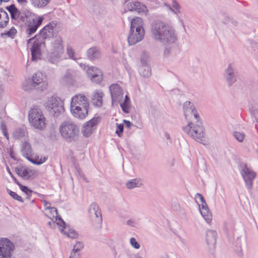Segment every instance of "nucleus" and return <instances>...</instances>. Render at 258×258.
Listing matches in <instances>:
<instances>
[{
    "instance_id": "nucleus-37",
    "label": "nucleus",
    "mask_w": 258,
    "mask_h": 258,
    "mask_svg": "<svg viewBox=\"0 0 258 258\" xmlns=\"http://www.w3.org/2000/svg\"><path fill=\"white\" fill-rule=\"evenodd\" d=\"M50 0H30L32 6L37 8H43L46 6Z\"/></svg>"
},
{
    "instance_id": "nucleus-12",
    "label": "nucleus",
    "mask_w": 258,
    "mask_h": 258,
    "mask_svg": "<svg viewBox=\"0 0 258 258\" xmlns=\"http://www.w3.org/2000/svg\"><path fill=\"white\" fill-rule=\"evenodd\" d=\"M33 40V45L31 48L32 60L37 61L40 59L41 56L42 49L45 46V41L38 40L36 36L29 40V43Z\"/></svg>"
},
{
    "instance_id": "nucleus-6",
    "label": "nucleus",
    "mask_w": 258,
    "mask_h": 258,
    "mask_svg": "<svg viewBox=\"0 0 258 258\" xmlns=\"http://www.w3.org/2000/svg\"><path fill=\"white\" fill-rule=\"evenodd\" d=\"M59 132L61 136L69 141L75 140L79 134V128L71 121H65L59 126Z\"/></svg>"
},
{
    "instance_id": "nucleus-58",
    "label": "nucleus",
    "mask_w": 258,
    "mask_h": 258,
    "mask_svg": "<svg viewBox=\"0 0 258 258\" xmlns=\"http://www.w3.org/2000/svg\"><path fill=\"white\" fill-rule=\"evenodd\" d=\"M173 7L175 9H176L177 11H179V6L176 2H174Z\"/></svg>"
},
{
    "instance_id": "nucleus-57",
    "label": "nucleus",
    "mask_w": 258,
    "mask_h": 258,
    "mask_svg": "<svg viewBox=\"0 0 258 258\" xmlns=\"http://www.w3.org/2000/svg\"><path fill=\"white\" fill-rule=\"evenodd\" d=\"M141 63H142V65L148 64H147V59L146 58L142 57L141 58Z\"/></svg>"
},
{
    "instance_id": "nucleus-5",
    "label": "nucleus",
    "mask_w": 258,
    "mask_h": 258,
    "mask_svg": "<svg viewBox=\"0 0 258 258\" xmlns=\"http://www.w3.org/2000/svg\"><path fill=\"white\" fill-rule=\"evenodd\" d=\"M28 120L31 126L42 131L46 126V119L42 110L38 107L30 109L28 112Z\"/></svg>"
},
{
    "instance_id": "nucleus-8",
    "label": "nucleus",
    "mask_w": 258,
    "mask_h": 258,
    "mask_svg": "<svg viewBox=\"0 0 258 258\" xmlns=\"http://www.w3.org/2000/svg\"><path fill=\"white\" fill-rule=\"evenodd\" d=\"M9 12L13 23L16 25L22 24L27 20L29 13V11L20 12L14 5H11L6 7Z\"/></svg>"
},
{
    "instance_id": "nucleus-30",
    "label": "nucleus",
    "mask_w": 258,
    "mask_h": 258,
    "mask_svg": "<svg viewBox=\"0 0 258 258\" xmlns=\"http://www.w3.org/2000/svg\"><path fill=\"white\" fill-rule=\"evenodd\" d=\"M143 185V181L141 178H135L128 180L126 183V186L128 189L140 187Z\"/></svg>"
},
{
    "instance_id": "nucleus-23",
    "label": "nucleus",
    "mask_w": 258,
    "mask_h": 258,
    "mask_svg": "<svg viewBox=\"0 0 258 258\" xmlns=\"http://www.w3.org/2000/svg\"><path fill=\"white\" fill-rule=\"evenodd\" d=\"M145 36V31L136 32L135 30H130L127 39L130 45H134L142 41Z\"/></svg>"
},
{
    "instance_id": "nucleus-15",
    "label": "nucleus",
    "mask_w": 258,
    "mask_h": 258,
    "mask_svg": "<svg viewBox=\"0 0 258 258\" xmlns=\"http://www.w3.org/2000/svg\"><path fill=\"white\" fill-rule=\"evenodd\" d=\"M240 173L247 188L248 189H251L253 186V180L256 176V173L245 165L242 167Z\"/></svg>"
},
{
    "instance_id": "nucleus-17",
    "label": "nucleus",
    "mask_w": 258,
    "mask_h": 258,
    "mask_svg": "<svg viewBox=\"0 0 258 258\" xmlns=\"http://www.w3.org/2000/svg\"><path fill=\"white\" fill-rule=\"evenodd\" d=\"M31 79L36 87L37 90L42 91L47 89L48 83L46 78L41 72H38L34 74Z\"/></svg>"
},
{
    "instance_id": "nucleus-3",
    "label": "nucleus",
    "mask_w": 258,
    "mask_h": 258,
    "mask_svg": "<svg viewBox=\"0 0 258 258\" xmlns=\"http://www.w3.org/2000/svg\"><path fill=\"white\" fill-rule=\"evenodd\" d=\"M48 59L50 62L54 63L62 57L64 52V45L61 36H57L51 40L47 48Z\"/></svg>"
},
{
    "instance_id": "nucleus-64",
    "label": "nucleus",
    "mask_w": 258,
    "mask_h": 258,
    "mask_svg": "<svg viewBox=\"0 0 258 258\" xmlns=\"http://www.w3.org/2000/svg\"><path fill=\"white\" fill-rule=\"evenodd\" d=\"M228 228L229 229H231V230H232V229H233V227H232V226H231V225H229L228 226Z\"/></svg>"
},
{
    "instance_id": "nucleus-56",
    "label": "nucleus",
    "mask_w": 258,
    "mask_h": 258,
    "mask_svg": "<svg viewBox=\"0 0 258 258\" xmlns=\"http://www.w3.org/2000/svg\"><path fill=\"white\" fill-rule=\"evenodd\" d=\"M123 121L127 127L130 128L132 124L130 121L124 120Z\"/></svg>"
},
{
    "instance_id": "nucleus-50",
    "label": "nucleus",
    "mask_w": 258,
    "mask_h": 258,
    "mask_svg": "<svg viewBox=\"0 0 258 258\" xmlns=\"http://www.w3.org/2000/svg\"><path fill=\"white\" fill-rule=\"evenodd\" d=\"M170 52H171L170 47H169V48L166 47L165 48V49L164 50V52H163L164 56L165 57H167L170 53Z\"/></svg>"
},
{
    "instance_id": "nucleus-46",
    "label": "nucleus",
    "mask_w": 258,
    "mask_h": 258,
    "mask_svg": "<svg viewBox=\"0 0 258 258\" xmlns=\"http://www.w3.org/2000/svg\"><path fill=\"white\" fill-rule=\"evenodd\" d=\"M36 172L29 168H27V179H29L33 177L35 175Z\"/></svg>"
},
{
    "instance_id": "nucleus-31",
    "label": "nucleus",
    "mask_w": 258,
    "mask_h": 258,
    "mask_svg": "<svg viewBox=\"0 0 258 258\" xmlns=\"http://www.w3.org/2000/svg\"><path fill=\"white\" fill-rule=\"evenodd\" d=\"M31 78L26 79L23 83L22 88L24 91L31 92L34 90H36L35 86Z\"/></svg>"
},
{
    "instance_id": "nucleus-54",
    "label": "nucleus",
    "mask_w": 258,
    "mask_h": 258,
    "mask_svg": "<svg viewBox=\"0 0 258 258\" xmlns=\"http://www.w3.org/2000/svg\"><path fill=\"white\" fill-rule=\"evenodd\" d=\"M17 1L22 6H26L28 3V0H17Z\"/></svg>"
},
{
    "instance_id": "nucleus-24",
    "label": "nucleus",
    "mask_w": 258,
    "mask_h": 258,
    "mask_svg": "<svg viewBox=\"0 0 258 258\" xmlns=\"http://www.w3.org/2000/svg\"><path fill=\"white\" fill-rule=\"evenodd\" d=\"M206 240L210 249H214L217 241V233L214 230H209L206 233Z\"/></svg>"
},
{
    "instance_id": "nucleus-45",
    "label": "nucleus",
    "mask_w": 258,
    "mask_h": 258,
    "mask_svg": "<svg viewBox=\"0 0 258 258\" xmlns=\"http://www.w3.org/2000/svg\"><path fill=\"white\" fill-rule=\"evenodd\" d=\"M17 33V30L14 27H12L9 31H8L6 34L10 37L13 38Z\"/></svg>"
},
{
    "instance_id": "nucleus-43",
    "label": "nucleus",
    "mask_w": 258,
    "mask_h": 258,
    "mask_svg": "<svg viewBox=\"0 0 258 258\" xmlns=\"http://www.w3.org/2000/svg\"><path fill=\"white\" fill-rule=\"evenodd\" d=\"M234 136L239 142H242L244 139V135L239 132H235L233 134Z\"/></svg>"
},
{
    "instance_id": "nucleus-53",
    "label": "nucleus",
    "mask_w": 258,
    "mask_h": 258,
    "mask_svg": "<svg viewBox=\"0 0 258 258\" xmlns=\"http://www.w3.org/2000/svg\"><path fill=\"white\" fill-rule=\"evenodd\" d=\"M70 258H80V254H76L75 252H71Z\"/></svg>"
},
{
    "instance_id": "nucleus-34",
    "label": "nucleus",
    "mask_w": 258,
    "mask_h": 258,
    "mask_svg": "<svg viewBox=\"0 0 258 258\" xmlns=\"http://www.w3.org/2000/svg\"><path fill=\"white\" fill-rule=\"evenodd\" d=\"M140 74L144 77H149L151 76V69L148 64L142 65L139 69Z\"/></svg>"
},
{
    "instance_id": "nucleus-39",
    "label": "nucleus",
    "mask_w": 258,
    "mask_h": 258,
    "mask_svg": "<svg viewBox=\"0 0 258 258\" xmlns=\"http://www.w3.org/2000/svg\"><path fill=\"white\" fill-rule=\"evenodd\" d=\"M29 161H30L31 163H33L34 164L36 165H40L42 163H43L46 161V158L43 157V158H39L37 157L35 159L32 158L31 156L30 157V158H28L27 159Z\"/></svg>"
},
{
    "instance_id": "nucleus-2",
    "label": "nucleus",
    "mask_w": 258,
    "mask_h": 258,
    "mask_svg": "<svg viewBox=\"0 0 258 258\" xmlns=\"http://www.w3.org/2000/svg\"><path fill=\"white\" fill-rule=\"evenodd\" d=\"M90 103L84 94L78 93L73 96L70 103V111L75 118L83 119L88 115Z\"/></svg>"
},
{
    "instance_id": "nucleus-38",
    "label": "nucleus",
    "mask_w": 258,
    "mask_h": 258,
    "mask_svg": "<svg viewBox=\"0 0 258 258\" xmlns=\"http://www.w3.org/2000/svg\"><path fill=\"white\" fill-rule=\"evenodd\" d=\"M16 171L19 176L25 179H27V168L23 167L18 168L16 169Z\"/></svg>"
},
{
    "instance_id": "nucleus-44",
    "label": "nucleus",
    "mask_w": 258,
    "mask_h": 258,
    "mask_svg": "<svg viewBox=\"0 0 258 258\" xmlns=\"http://www.w3.org/2000/svg\"><path fill=\"white\" fill-rule=\"evenodd\" d=\"M131 245L135 249H139L140 247V244L137 241L136 239L132 237L130 240Z\"/></svg>"
},
{
    "instance_id": "nucleus-42",
    "label": "nucleus",
    "mask_w": 258,
    "mask_h": 258,
    "mask_svg": "<svg viewBox=\"0 0 258 258\" xmlns=\"http://www.w3.org/2000/svg\"><path fill=\"white\" fill-rule=\"evenodd\" d=\"M8 191L9 194V195L14 199L19 201V202H23V200H22V198H21V197H20V196L18 195L16 192H14V191H12L9 189H8Z\"/></svg>"
},
{
    "instance_id": "nucleus-32",
    "label": "nucleus",
    "mask_w": 258,
    "mask_h": 258,
    "mask_svg": "<svg viewBox=\"0 0 258 258\" xmlns=\"http://www.w3.org/2000/svg\"><path fill=\"white\" fill-rule=\"evenodd\" d=\"M9 21L8 13L2 9H0V28L5 27Z\"/></svg>"
},
{
    "instance_id": "nucleus-40",
    "label": "nucleus",
    "mask_w": 258,
    "mask_h": 258,
    "mask_svg": "<svg viewBox=\"0 0 258 258\" xmlns=\"http://www.w3.org/2000/svg\"><path fill=\"white\" fill-rule=\"evenodd\" d=\"M84 245L82 242H77L76 244L74 246L73 249L71 252H75L76 254H80V250L83 248Z\"/></svg>"
},
{
    "instance_id": "nucleus-19",
    "label": "nucleus",
    "mask_w": 258,
    "mask_h": 258,
    "mask_svg": "<svg viewBox=\"0 0 258 258\" xmlns=\"http://www.w3.org/2000/svg\"><path fill=\"white\" fill-rule=\"evenodd\" d=\"M110 92L112 104L120 102L123 98V91L120 86L117 84L110 86Z\"/></svg>"
},
{
    "instance_id": "nucleus-60",
    "label": "nucleus",
    "mask_w": 258,
    "mask_h": 258,
    "mask_svg": "<svg viewBox=\"0 0 258 258\" xmlns=\"http://www.w3.org/2000/svg\"><path fill=\"white\" fill-rule=\"evenodd\" d=\"M135 258H143L142 257L140 254L137 253L135 255Z\"/></svg>"
},
{
    "instance_id": "nucleus-25",
    "label": "nucleus",
    "mask_w": 258,
    "mask_h": 258,
    "mask_svg": "<svg viewBox=\"0 0 258 258\" xmlns=\"http://www.w3.org/2000/svg\"><path fill=\"white\" fill-rule=\"evenodd\" d=\"M143 19L140 17H136L131 21V29L130 30L137 31H145L143 28Z\"/></svg>"
},
{
    "instance_id": "nucleus-27",
    "label": "nucleus",
    "mask_w": 258,
    "mask_h": 258,
    "mask_svg": "<svg viewBox=\"0 0 258 258\" xmlns=\"http://www.w3.org/2000/svg\"><path fill=\"white\" fill-rule=\"evenodd\" d=\"M101 71L95 67H89L87 71L88 77L91 80H93L94 77L98 78V81L101 79Z\"/></svg>"
},
{
    "instance_id": "nucleus-49",
    "label": "nucleus",
    "mask_w": 258,
    "mask_h": 258,
    "mask_svg": "<svg viewBox=\"0 0 258 258\" xmlns=\"http://www.w3.org/2000/svg\"><path fill=\"white\" fill-rule=\"evenodd\" d=\"M126 224L127 225L133 227H136L137 226V223L133 219L128 220L126 221Z\"/></svg>"
},
{
    "instance_id": "nucleus-47",
    "label": "nucleus",
    "mask_w": 258,
    "mask_h": 258,
    "mask_svg": "<svg viewBox=\"0 0 258 258\" xmlns=\"http://www.w3.org/2000/svg\"><path fill=\"white\" fill-rule=\"evenodd\" d=\"M123 130V125L122 124H117V128L116 130V134L118 135L119 137L120 136Z\"/></svg>"
},
{
    "instance_id": "nucleus-62",
    "label": "nucleus",
    "mask_w": 258,
    "mask_h": 258,
    "mask_svg": "<svg viewBox=\"0 0 258 258\" xmlns=\"http://www.w3.org/2000/svg\"><path fill=\"white\" fill-rule=\"evenodd\" d=\"M10 0H0V5H1L3 2L6 3V2H8Z\"/></svg>"
},
{
    "instance_id": "nucleus-16",
    "label": "nucleus",
    "mask_w": 258,
    "mask_h": 258,
    "mask_svg": "<svg viewBox=\"0 0 258 258\" xmlns=\"http://www.w3.org/2000/svg\"><path fill=\"white\" fill-rule=\"evenodd\" d=\"M56 25L52 22L45 26L40 32L39 35L36 36L38 38V40L45 41L53 36L56 30Z\"/></svg>"
},
{
    "instance_id": "nucleus-1",
    "label": "nucleus",
    "mask_w": 258,
    "mask_h": 258,
    "mask_svg": "<svg viewBox=\"0 0 258 258\" xmlns=\"http://www.w3.org/2000/svg\"><path fill=\"white\" fill-rule=\"evenodd\" d=\"M151 34L155 41L164 45L172 44L177 40V34L174 27L162 21H156L151 24Z\"/></svg>"
},
{
    "instance_id": "nucleus-61",
    "label": "nucleus",
    "mask_w": 258,
    "mask_h": 258,
    "mask_svg": "<svg viewBox=\"0 0 258 258\" xmlns=\"http://www.w3.org/2000/svg\"><path fill=\"white\" fill-rule=\"evenodd\" d=\"M14 180L15 183H17L18 185H19V186H20V185H21V184L19 183L18 181L15 178H14Z\"/></svg>"
},
{
    "instance_id": "nucleus-63",
    "label": "nucleus",
    "mask_w": 258,
    "mask_h": 258,
    "mask_svg": "<svg viewBox=\"0 0 258 258\" xmlns=\"http://www.w3.org/2000/svg\"><path fill=\"white\" fill-rule=\"evenodd\" d=\"M165 137H166V139L168 140H169L170 139L169 135H168L167 134H165Z\"/></svg>"
},
{
    "instance_id": "nucleus-10",
    "label": "nucleus",
    "mask_w": 258,
    "mask_h": 258,
    "mask_svg": "<svg viewBox=\"0 0 258 258\" xmlns=\"http://www.w3.org/2000/svg\"><path fill=\"white\" fill-rule=\"evenodd\" d=\"M46 109L54 116H57L63 110L60 100L53 96L48 98L44 103Z\"/></svg>"
},
{
    "instance_id": "nucleus-14",
    "label": "nucleus",
    "mask_w": 258,
    "mask_h": 258,
    "mask_svg": "<svg viewBox=\"0 0 258 258\" xmlns=\"http://www.w3.org/2000/svg\"><path fill=\"white\" fill-rule=\"evenodd\" d=\"M13 248L14 245L10 240L6 238L0 239V258H11Z\"/></svg>"
},
{
    "instance_id": "nucleus-9",
    "label": "nucleus",
    "mask_w": 258,
    "mask_h": 258,
    "mask_svg": "<svg viewBox=\"0 0 258 258\" xmlns=\"http://www.w3.org/2000/svg\"><path fill=\"white\" fill-rule=\"evenodd\" d=\"M88 212L93 224L96 228L101 227L102 217L99 206L95 203H92L89 207Z\"/></svg>"
},
{
    "instance_id": "nucleus-52",
    "label": "nucleus",
    "mask_w": 258,
    "mask_h": 258,
    "mask_svg": "<svg viewBox=\"0 0 258 258\" xmlns=\"http://www.w3.org/2000/svg\"><path fill=\"white\" fill-rule=\"evenodd\" d=\"M98 78L97 77H94V78H93V80H91L92 82L95 83H100L102 80H103V74H102V72H101V79L98 81Z\"/></svg>"
},
{
    "instance_id": "nucleus-20",
    "label": "nucleus",
    "mask_w": 258,
    "mask_h": 258,
    "mask_svg": "<svg viewBox=\"0 0 258 258\" xmlns=\"http://www.w3.org/2000/svg\"><path fill=\"white\" fill-rule=\"evenodd\" d=\"M99 117H95L87 122L83 126L82 132L84 136L89 137L95 130L96 125L100 121Z\"/></svg>"
},
{
    "instance_id": "nucleus-13",
    "label": "nucleus",
    "mask_w": 258,
    "mask_h": 258,
    "mask_svg": "<svg viewBox=\"0 0 258 258\" xmlns=\"http://www.w3.org/2000/svg\"><path fill=\"white\" fill-rule=\"evenodd\" d=\"M183 109L186 120H191V121H192L200 119L195 106L190 102H185L183 104Z\"/></svg>"
},
{
    "instance_id": "nucleus-18",
    "label": "nucleus",
    "mask_w": 258,
    "mask_h": 258,
    "mask_svg": "<svg viewBox=\"0 0 258 258\" xmlns=\"http://www.w3.org/2000/svg\"><path fill=\"white\" fill-rule=\"evenodd\" d=\"M236 71L235 65L233 62L228 63L224 70V77L229 86L232 85L237 81Z\"/></svg>"
},
{
    "instance_id": "nucleus-22",
    "label": "nucleus",
    "mask_w": 258,
    "mask_h": 258,
    "mask_svg": "<svg viewBox=\"0 0 258 258\" xmlns=\"http://www.w3.org/2000/svg\"><path fill=\"white\" fill-rule=\"evenodd\" d=\"M47 210L45 215L52 221L55 220L56 224L59 226L61 227L65 225V222L60 217L58 216L57 210L54 207L47 208Z\"/></svg>"
},
{
    "instance_id": "nucleus-55",
    "label": "nucleus",
    "mask_w": 258,
    "mask_h": 258,
    "mask_svg": "<svg viewBox=\"0 0 258 258\" xmlns=\"http://www.w3.org/2000/svg\"><path fill=\"white\" fill-rule=\"evenodd\" d=\"M3 132L4 135V136L6 137V138L8 139V135L7 132V130L5 126H3Z\"/></svg>"
},
{
    "instance_id": "nucleus-21",
    "label": "nucleus",
    "mask_w": 258,
    "mask_h": 258,
    "mask_svg": "<svg viewBox=\"0 0 258 258\" xmlns=\"http://www.w3.org/2000/svg\"><path fill=\"white\" fill-rule=\"evenodd\" d=\"M43 19V17L38 16L34 18L31 21L29 22L26 30V34L30 36L35 33L41 24Z\"/></svg>"
},
{
    "instance_id": "nucleus-59",
    "label": "nucleus",
    "mask_w": 258,
    "mask_h": 258,
    "mask_svg": "<svg viewBox=\"0 0 258 258\" xmlns=\"http://www.w3.org/2000/svg\"><path fill=\"white\" fill-rule=\"evenodd\" d=\"M160 258H169V256L168 254L165 253L162 254Z\"/></svg>"
},
{
    "instance_id": "nucleus-28",
    "label": "nucleus",
    "mask_w": 258,
    "mask_h": 258,
    "mask_svg": "<svg viewBox=\"0 0 258 258\" xmlns=\"http://www.w3.org/2000/svg\"><path fill=\"white\" fill-rule=\"evenodd\" d=\"M87 55L89 59L93 60L101 57V52L98 47H92L88 50Z\"/></svg>"
},
{
    "instance_id": "nucleus-35",
    "label": "nucleus",
    "mask_w": 258,
    "mask_h": 258,
    "mask_svg": "<svg viewBox=\"0 0 258 258\" xmlns=\"http://www.w3.org/2000/svg\"><path fill=\"white\" fill-rule=\"evenodd\" d=\"M59 227L61 232L63 233V234L66 235L68 237L72 238H76L78 237V234L74 230L69 229L68 231L64 230V229L66 228V225L64 226V227H63V226Z\"/></svg>"
},
{
    "instance_id": "nucleus-26",
    "label": "nucleus",
    "mask_w": 258,
    "mask_h": 258,
    "mask_svg": "<svg viewBox=\"0 0 258 258\" xmlns=\"http://www.w3.org/2000/svg\"><path fill=\"white\" fill-rule=\"evenodd\" d=\"M104 96L102 91H95L93 92L92 96V102L93 104L97 107H100L102 105V98Z\"/></svg>"
},
{
    "instance_id": "nucleus-48",
    "label": "nucleus",
    "mask_w": 258,
    "mask_h": 258,
    "mask_svg": "<svg viewBox=\"0 0 258 258\" xmlns=\"http://www.w3.org/2000/svg\"><path fill=\"white\" fill-rule=\"evenodd\" d=\"M20 188L24 192H25L27 195L29 196L31 195L32 192V190L29 189L27 186L20 185Z\"/></svg>"
},
{
    "instance_id": "nucleus-33",
    "label": "nucleus",
    "mask_w": 258,
    "mask_h": 258,
    "mask_svg": "<svg viewBox=\"0 0 258 258\" xmlns=\"http://www.w3.org/2000/svg\"><path fill=\"white\" fill-rule=\"evenodd\" d=\"M122 111L125 113H128L131 110V102L129 97L125 95L123 102H119Z\"/></svg>"
},
{
    "instance_id": "nucleus-41",
    "label": "nucleus",
    "mask_w": 258,
    "mask_h": 258,
    "mask_svg": "<svg viewBox=\"0 0 258 258\" xmlns=\"http://www.w3.org/2000/svg\"><path fill=\"white\" fill-rule=\"evenodd\" d=\"M67 53L68 56L70 58H71L73 60H77L78 58H77L76 55H75V51H74V49L71 47H70V46L67 47Z\"/></svg>"
},
{
    "instance_id": "nucleus-51",
    "label": "nucleus",
    "mask_w": 258,
    "mask_h": 258,
    "mask_svg": "<svg viewBox=\"0 0 258 258\" xmlns=\"http://www.w3.org/2000/svg\"><path fill=\"white\" fill-rule=\"evenodd\" d=\"M43 203L44 204V206L45 207V210H47V208H50V207H51L50 203H49V202H47L45 200H43Z\"/></svg>"
},
{
    "instance_id": "nucleus-11",
    "label": "nucleus",
    "mask_w": 258,
    "mask_h": 258,
    "mask_svg": "<svg viewBox=\"0 0 258 258\" xmlns=\"http://www.w3.org/2000/svg\"><path fill=\"white\" fill-rule=\"evenodd\" d=\"M195 199L197 203H199L198 200L200 202V203H199V207L201 215L207 223L210 224L212 220V215L208 207L203 196L201 194L198 193L195 196Z\"/></svg>"
},
{
    "instance_id": "nucleus-36",
    "label": "nucleus",
    "mask_w": 258,
    "mask_h": 258,
    "mask_svg": "<svg viewBox=\"0 0 258 258\" xmlns=\"http://www.w3.org/2000/svg\"><path fill=\"white\" fill-rule=\"evenodd\" d=\"M27 135L25 128H19L16 129L13 133L14 137L16 139H20L25 137Z\"/></svg>"
},
{
    "instance_id": "nucleus-4",
    "label": "nucleus",
    "mask_w": 258,
    "mask_h": 258,
    "mask_svg": "<svg viewBox=\"0 0 258 258\" xmlns=\"http://www.w3.org/2000/svg\"><path fill=\"white\" fill-rule=\"evenodd\" d=\"M183 131L195 141L203 143L205 138V128L201 119L189 122L183 127Z\"/></svg>"
},
{
    "instance_id": "nucleus-7",
    "label": "nucleus",
    "mask_w": 258,
    "mask_h": 258,
    "mask_svg": "<svg viewBox=\"0 0 258 258\" xmlns=\"http://www.w3.org/2000/svg\"><path fill=\"white\" fill-rule=\"evenodd\" d=\"M123 8L124 13L128 11H136L142 15H149V10L147 6L138 1L126 0L123 4Z\"/></svg>"
},
{
    "instance_id": "nucleus-29",
    "label": "nucleus",
    "mask_w": 258,
    "mask_h": 258,
    "mask_svg": "<svg viewBox=\"0 0 258 258\" xmlns=\"http://www.w3.org/2000/svg\"><path fill=\"white\" fill-rule=\"evenodd\" d=\"M21 152L23 155L27 159L30 158L32 155V150L29 143L24 141L21 144Z\"/></svg>"
}]
</instances>
